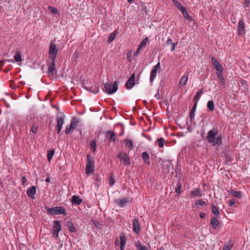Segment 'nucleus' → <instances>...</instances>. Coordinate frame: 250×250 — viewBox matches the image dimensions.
Masks as SVG:
<instances>
[{
    "instance_id": "nucleus-1",
    "label": "nucleus",
    "mask_w": 250,
    "mask_h": 250,
    "mask_svg": "<svg viewBox=\"0 0 250 250\" xmlns=\"http://www.w3.org/2000/svg\"><path fill=\"white\" fill-rule=\"evenodd\" d=\"M218 134L219 130L216 127H213L208 131L206 137L208 143L213 146L221 145L223 137L221 134L219 135Z\"/></svg>"
},
{
    "instance_id": "nucleus-2",
    "label": "nucleus",
    "mask_w": 250,
    "mask_h": 250,
    "mask_svg": "<svg viewBox=\"0 0 250 250\" xmlns=\"http://www.w3.org/2000/svg\"><path fill=\"white\" fill-rule=\"evenodd\" d=\"M46 210L49 213L53 215L59 214L65 215L66 214L65 208L61 206L52 207L50 208H46Z\"/></svg>"
},
{
    "instance_id": "nucleus-3",
    "label": "nucleus",
    "mask_w": 250,
    "mask_h": 250,
    "mask_svg": "<svg viewBox=\"0 0 250 250\" xmlns=\"http://www.w3.org/2000/svg\"><path fill=\"white\" fill-rule=\"evenodd\" d=\"M59 51V48L57 45L54 43L53 42H51L49 49V57L50 61L55 60L57 54Z\"/></svg>"
},
{
    "instance_id": "nucleus-4",
    "label": "nucleus",
    "mask_w": 250,
    "mask_h": 250,
    "mask_svg": "<svg viewBox=\"0 0 250 250\" xmlns=\"http://www.w3.org/2000/svg\"><path fill=\"white\" fill-rule=\"evenodd\" d=\"M104 91L109 94L115 93L118 89V85L116 82H114L113 83H107L104 84Z\"/></svg>"
},
{
    "instance_id": "nucleus-5",
    "label": "nucleus",
    "mask_w": 250,
    "mask_h": 250,
    "mask_svg": "<svg viewBox=\"0 0 250 250\" xmlns=\"http://www.w3.org/2000/svg\"><path fill=\"white\" fill-rule=\"evenodd\" d=\"M85 171L87 174L92 173L94 171V162L90 155L87 156Z\"/></svg>"
},
{
    "instance_id": "nucleus-6",
    "label": "nucleus",
    "mask_w": 250,
    "mask_h": 250,
    "mask_svg": "<svg viewBox=\"0 0 250 250\" xmlns=\"http://www.w3.org/2000/svg\"><path fill=\"white\" fill-rule=\"evenodd\" d=\"M118 158L123 162V164L126 166H129L130 164V160L129 156L125 152H120L117 154Z\"/></svg>"
},
{
    "instance_id": "nucleus-7",
    "label": "nucleus",
    "mask_w": 250,
    "mask_h": 250,
    "mask_svg": "<svg viewBox=\"0 0 250 250\" xmlns=\"http://www.w3.org/2000/svg\"><path fill=\"white\" fill-rule=\"evenodd\" d=\"M161 66H160V62H158L153 67L152 69L150 74V82L151 83H152L153 82V81L155 79L157 76V70L159 69H160Z\"/></svg>"
},
{
    "instance_id": "nucleus-8",
    "label": "nucleus",
    "mask_w": 250,
    "mask_h": 250,
    "mask_svg": "<svg viewBox=\"0 0 250 250\" xmlns=\"http://www.w3.org/2000/svg\"><path fill=\"white\" fill-rule=\"evenodd\" d=\"M55 60L51 61L50 62H48V73L49 76H54L57 74V71L55 68Z\"/></svg>"
},
{
    "instance_id": "nucleus-9",
    "label": "nucleus",
    "mask_w": 250,
    "mask_h": 250,
    "mask_svg": "<svg viewBox=\"0 0 250 250\" xmlns=\"http://www.w3.org/2000/svg\"><path fill=\"white\" fill-rule=\"evenodd\" d=\"M131 201V200L128 197H124L120 199H117L115 201V203L120 207L123 208L127 204Z\"/></svg>"
},
{
    "instance_id": "nucleus-10",
    "label": "nucleus",
    "mask_w": 250,
    "mask_h": 250,
    "mask_svg": "<svg viewBox=\"0 0 250 250\" xmlns=\"http://www.w3.org/2000/svg\"><path fill=\"white\" fill-rule=\"evenodd\" d=\"M135 85V74H133L125 83V86L127 89H131Z\"/></svg>"
},
{
    "instance_id": "nucleus-11",
    "label": "nucleus",
    "mask_w": 250,
    "mask_h": 250,
    "mask_svg": "<svg viewBox=\"0 0 250 250\" xmlns=\"http://www.w3.org/2000/svg\"><path fill=\"white\" fill-rule=\"evenodd\" d=\"M211 62L213 68L216 71L223 69L221 64L215 57H211Z\"/></svg>"
},
{
    "instance_id": "nucleus-12",
    "label": "nucleus",
    "mask_w": 250,
    "mask_h": 250,
    "mask_svg": "<svg viewBox=\"0 0 250 250\" xmlns=\"http://www.w3.org/2000/svg\"><path fill=\"white\" fill-rule=\"evenodd\" d=\"M189 73L188 72H186L184 75L182 77L181 79L180 80L179 85L180 86H184L186 85L188 78Z\"/></svg>"
},
{
    "instance_id": "nucleus-13",
    "label": "nucleus",
    "mask_w": 250,
    "mask_h": 250,
    "mask_svg": "<svg viewBox=\"0 0 250 250\" xmlns=\"http://www.w3.org/2000/svg\"><path fill=\"white\" fill-rule=\"evenodd\" d=\"M36 193V188L35 186H32L27 190V194L32 199H35V195Z\"/></svg>"
},
{
    "instance_id": "nucleus-14",
    "label": "nucleus",
    "mask_w": 250,
    "mask_h": 250,
    "mask_svg": "<svg viewBox=\"0 0 250 250\" xmlns=\"http://www.w3.org/2000/svg\"><path fill=\"white\" fill-rule=\"evenodd\" d=\"M237 28L239 35H242L245 33V26L242 20L239 21Z\"/></svg>"
},
{
    "instance_id": "nucleus-15",
    "label": "nucleus",
    "mask_w": 250,
    "mask_h": 250,
    "mask_svg": "<svg viewBox=\"0 0 250 250\" xmlns=\"http://www.w3.org/2000/svg\"><path fill=\"white\" fill-rule=\"evenodd\" d=\"M196 107H197V103H195L194 104V105H193V106L192 107V109L190 111L189 117H190V122H192L194 120L195 113Z\"/></svg>"
},
{
    "instance_id": "nucleus-16",
    "label": "nucleus",
    "mask_w": 250,
    "mask_h": 250,
    "mask_svg": "<svg viewBox=\"0 0 250 250\" xmlns=\"http://www.w3.org/2000/svg\"><path fill=\"white\" fill-rule=\"evenodd\" d=\"M133 231L137 233H138L140 232V227L139 222L138 220L136 218L134 219L133 220Z\"/></svg>"
},
{
    "instance_id": "nucleus-17",
    "label": "nucleus",
    "mask_w": 250,
    "mask_h": 250,
    "mask_svg": "<svg viewBox=\"0 0 250 250\" xmlns=\"http://www.w3.org/2000/svg\"><path fill=\"white\" fill-rule=\"evenodd\" d=\"M61 230V225L60 221L56 220L53 222V231L60 232Z\"/></svg>"
},
{
    "instance_id": "nucleus-18",
    "label": "nucleus",
    "mask_w": 250,
    "mask_h": 250,
    "mask_svg": "<svg viewBox=\"0 0 250 250\" xmlns=\"http://www.w3.org/2000/svg\"><path fill=\"white\" fill-rule=\"evenodd\" d=\"M120 250H124L125 245V236L124 234H122L120 235Z\"/></svg>"
},
{
    "instance_id": "nucleus-19",
    "label": "nucleus",
    "mask_w": 250,
    "mask_h": 250,
    "mask_svg": "<svg viewBox=\"0 0 250 250\" xmlns=\"http://www.w3.org/2000/svg\"><path fill=\"white\" fill-rule=\"evenodd\" d=\"M220 224L219 221L215 217H212L210 219V225L214 229H216Z\"/></svg>"
},
{
    "instance_id": "nucleus-20",
    "label": "nucleus",
    "mask_w": 250,
    "mask_h": 250,
    "mask_svg": "<svg viewBox=\"0 0 250 250\" xmlns=\"http://www.w3.org/2000/svg\"><path fill=\"white\" fill-rule=\"evenodd\" d=\"M82 202V200L80 198V197L77 195H73L72 197L71 202L72 204L79 205L81 204Z\"/></svg>"
},
{
    "instance_id": "nucleus-21",
    "label": "nucleus",
    "mask_w": 250,
    "mask_h": 250,
    "mask_svg": "<svg viewBox=\"0 0 250 250\" xmlns=\"http://www.w3.org/2000/svg\"><path fill=\"white\" fill-rule=\"evenodd\" d=\"M181 12L183 14V17L188 21H193V18L190 16L188 14L186 8H185L183 11H182Z\"/></svg>"
},
{
    "instance_id": "nucleus-22",
    "label": "nucleus",
    "mask_w": 250,
    "mask_h": 250,
    "mask_svg": "<svg viewBox=\"0 0 250 250\" xmlns=\"http://www.w3.org/2000/svg\"><path fill=\"white\" fill-rule=\"evenodd\" d=\"M174 5L179 9L181 12L183 11L186 8L184 7L182 4L177 0H172Z\"/></svg>"
},
{
    "instance_id": "nucleus-23",
    "label": "nucleus",
    "mask_w": 250,
    "mask_h": 250,
    "mask_svg": "<svg viewBox=\"0 0 250 250\" xmlns=\"http://www.w3.org/2000/svg\"><path fill=\"white\" fill-rule=\"evenodd\" d=\"M229 194L232 196L235 197L240 198L242 196V192L240 191H235L234 190H231L229 191Z\"/></svg>"
},
{
    "instance_id": "nucleus-24",
    "label": "nucleus",
    "mask_w": 250,
    "mask_h": 250,
    "mask_svg": "<svg viewBox=\"0 0 250 250\" xmlns=\"http://www.w3.org/2000/svg\"><path fill=\"white\" fill-rule=\"evenodd\" d=\"M57 127H61L64 124V118L62 116H58L57 117Z\"/></svg>"
},
{
    "instance_id": "nucleus-25",
    "label": "nucleus",
    "mask_w": 250,
    "mask_h": 250,
    "mask_svg": "<svg viewBox=\"0 0 250 250\" xmlns=\"http://www.w3.org/2000/svg\"><path fill=\"white\" fill-rule=\"evenodd\" d=\"M66 226L68 229V230L71 232H75L76 231V229L74 226L73 224L70 222L68 221L66 223Z\"/></svg>"
},
{
    "instance_id": "nucleus-26",
    "label": "nucleus",
    "mask_w": 250,
    "mask_h": 250,
    "mask_svg": "<svg viewBox=\"0 0 250 250\" xmlns=\"http://www.w3.org/2000/svg\"><path fill=\"white\" fill-rule=\"evenodd\" d=\"M142 156L144 162L148 165H150V162L148 161L149 159V154L146 152H144L142 154Z\"/></svg>"
},
{
    "instance_id": "nucleus-27",
    "label": "nucleus",
    "mask_w": 250,
    "mask_h": 250,
    "mask_svg": "<svg viewBox=\"0 0 250 250\" xmlns=\"http://www.w3.org/2000/svg\"><path fill=\"white\" fill-rule=\"evenodd\" d=\"M148 38L147 37H146L142 42H141L140 44L138 45V48H140V49L142 50L143 47H145L148 42Z\"/></svg>"
},
{
    "instance_id": "nucleus-28",
    "label": "nucleus",
    "mask_w": 250,
    "mask_h": 250,
    "mask_svg": "<svg viewBox=\"0 0 250 250\" xmlns=\"http://www.w3.org/2000/svg\"><path fill=\"white\" fill-rule=\"evenodd\" d=\"M117 33L118 31L117 30H115L114 32L110 33V36L107 39V42L109 43L111 42L115 38Z\"/></svg>"
},
{
    "instance_id": "nucleus-29",
    "label": "nucleus",
    "mask_w": 250,
    "mask_h": 250,
    "mask_svg": "<svg viewBox=\"0 0 250 250\" xmlns=\"http://www.w3.org/2000/svg\"><path fill=\"white\" fill-rule=\"evenodd\" d=\"M107 134L108 135H109V136L108 137L109 141L114 142L115 141V133L113 131L109 130V131H107Z\"/></svg>"
},
{
    "instance_id": "nucleus-30",
    "label": "nucleus",
    "mask_w": 250,
    "mask_h": 250,
    "mask_svg": "<svg viewBox=\"0 0 250 250\" xmlns=\"http://www.w3.org/2000/svg\"><path fill=\"white\" fill-rule=\"evenodd\" d=\"M191 195L192 197H201L202 196V193L200 189L197 188L191 193Z\"/></svg>"
},
{
    "instance_id": "nucleus-31",
    "label": "nucleus",
    "mask_w": 250,
    "mask_h": 250,
    "mask_svg": "<svg viewBox=\"0 0 250 250\" xmlns=\"http://www.w3.org/2000/svg\"><path fill=\"white\" fill-rule=\"evenodd\" d=\"M79 122V119L76 117L72 118L70 125H72V126L74 127V129H75L77 126L78 123Z\"/></svg>"
},
{
    "instance_id": "nucleus-32",
    "label": "nucleus",
    "mask_w": 250,
    "mask_h": 250,
    "mask_svg": "<svg viewBox=\"0 0 250 250\" xmlns=\"http://www.w3.org/2000/svg\"><path fill=\"white\" fill-rule=\"evenodd\" d=\"M125 145L128 147L131 150L133 149V143L130 139H126L125 141Z\"/></svg>"
},
{
    "instance_id": "nucleus-33",
    "label": "nucleus",
    "mask_w": 250,
    "mask_h": 250,
    "mask_svg": "<svg viewBox=\"0 0 250 250\" xmlns=\"http://www.w3.org/2000/svg\"><path fill=\"white\" fill-rule=\"evenodd\" d=\"M207 107L210 111L214 110V104L212 101H209L207 103Z\"/></svg>"
},
{
    "instance_id": "nucleus-34",
    "label": "nucleus",
    "mask_w": 250,
    "mask_h": 250,
    "mask_svg": "<svg viewBox=\"0 0 250 250\" xmlns=\"http://www.w3.org/2000/svg\"><path fill=\"white\" fill-rule=\"evenodd\" d=\"M14 58L16 62H21V53L19 51H17L16 54L14 55Z\"/></svg>"
},
{
    "instance_id": "nucleus-35",
    "label": "nucleus",
    "mask_w": 250,
    "mask_h": 250,
    "mask_svg": "<svg viewBox=\"0 0 250 250\" xmlns=\"http://www.w3.org/2000/svg\"><path fill=\"white\" fill-rule=\"evenodd\" d=\"M212 212L215 215H220V212L218 208L214 205L212 206Z\"/></svg>"
},
{
    "instance_id": "nucleus-36",
    "label": "nucleus",
    "mask_w": 250,
    "mask_h": 250,
    "mask_svg": "<svg viewBox=\"0 0 250 250\" xmlns=\"http://www.w3.org/2000/svg\"><path fill=\"white\" fill-rule=\"evenodd\" d=\"M90 146L91 147V148L92 149V151L93 152H95V151H96V141L95 140H92L90 144Z\"/></svg>"
},
{
    "instance_id": "nucleus-37",
    "label": "nucleus",
    "mask_w": 250,
    "mask_h": 250,
    "mask_svg": "<svg viewBox=\"0 0 250 250\" xmlns=\"http://www.w3.org/2000/svg\"><path fill=\"white\" fill-rule=\"evenodd\" d=\"M55 151L54 149H52L51 151L48 152L47 153V159L48 161H50L52 159L53 156L54 155Z\"/></svg>"
},
{
    "instance_id": "nucleus-38",
    "label": "nucleus",
    "mask_w": 250,
    "mask_h": 250,
    "mask_svg": "<svg viewBox=\"0 0 250 250\" xmlns=\"http://www.w3.org/2000/svg\"><path fill=\"white\" fill-rule=\"evenodd\" d=\"M157 143L160 147H163L164 146L165 139L163 138H160L157 140Z\"/></svg>"
},
{
    "instance_id": "nucleus-39",
    "label": "nucleus",
    "mask_w": 250,
    "mask_h": 250,
    "mask_svg": "<svg viewBox=\"0 0 250 250\" xmlns=\"http://www.w3.org/2000/svg\"><path fill=\"white\" fill-rule=\"evenodd\" d=\"M216 76L219 80L224 78L223 77V69L216 71Z\"/></svg>"
},
{
    "instance_id": "nucleus-40",
    "label": "nucleus",
    "mask_w": 250,
    "mask_h": 250,
    "mask_svg": "<svg viewBox=\"0 0 250 250\" xmlns=\"http://www.w3.org/2000/svg\"><path fill=\"white\" fill-rule=\"evenodd\" d=\"M115 179L113 176V174H111V175L110 176L109 180V185L110 187H112L114 184H115Z\"/></svg>"
},
{
    "instance_id": "nucleus-41",
    "label": "nucleus",
    "mask_w": 250,
    "mask_h": 250,
    "mask_svg": "<svg viewBox=\"0 0 250 250\" xmlns=\"http://www.w3.org/2000/svg\"><path fill=\"white\" fill-rule=\"evenodd\" d=\"M182 187V184L180 183H178L177 184V188L175 189L176 193L178 195H180L181 194V188Z\"/></svg>"
},
{
    "instance_id": "nucleus-42",
    "label": "nucleus",
    "mask_w": 250,
    "mask_h": 250,
    "mask_svg": "<svg viewBox=\"0 0 250 250\" xmlns=\"http://www.w3.org/2000/svg\"><path fill=\"white\" fill-rule=\"evenodd\" d=\"M74 129V127L72 126V125H70L69 126H67L65 131V134H69L70 133L71 130Z\"/></svg>"
},
{
    "instance_id": "nucleus-43",
    "label": "nucleus",
    "mask_w": 250,
    "mask_h": 250,
    "mask_svg": "<svg viewBox=\"0 0 250 250\" xmlns=\"http://www.w3.org/2000/svg\"><path fill=\"white\" fill-rule=\"evenodd\" d=\"M233 247V244L231 242H229L228 245H225L223 248V250H231Z\"/></svg>"
},
{
    "instance_id": "nucleus-44",
    "label": "nucleus",
    "mask_w": 250,
    "mask_h": 250,
    "mask_svg": "<svg viewBox=\"0 0 250 250\" xmlns=\"http://www.w3.org/2000/svg\"><path fill=\"white\" fill-rule=\"evenodd\" d=\"M201 93H202V90H200L198 91L197 92H196V93L194 96V100H193V101L194 102L198 101L200 94H201Z\"/></svg>"
},
{
    "instance_id": "nucleus-45",
    "label": "nucleus",
    "mask_w": 250,
    "mask_h": 250,
    "mask_svg": "<svg viewBox=\"0 0 250 250\" xmlns=\"http://www.w3.org/2000/svg\"><path fill=\"white\" fill-rule=\"evenodd\" d=\"M195 204H196V205L201 206H206L207 205L205 201L201 200H197Z\"/></svg>"
},
{
    "instance_id": "nucleus-46",
    "label": "nucleus",
    "mask_w": 250,
    "mask_h": 250,
    "mask_svg": "<svg viewBox=\"0 0 250 250\" xmlns=\"http://www.w3.org/2000/svg\"><path fill=\"white\" fill-rule=\"evenodd\" d=\"M48 8L50 10L52 14H57L58 12V10L56 8H53L52 7L49 6Z\"/></svg>"
},
{
    "instance_id": "nucleus-47",
    "label": "nucleus",
    "mask_w": 250,
    "mask_h": 250,
    "mask_svg": "<svg viewBox=\"0 0 250 250\" xmlns=\"http://www.w3.org/2000/svg\"><path fill=\"white\" fill-rule=\"evenodd\" d=\"M38 131V127L35 125H33L31 127V131H32L33 133L35 134L37 133Z\"/></svg>"
},
{
    "instance_id": "nucleus-48",
    "label": "nucleus",
    "mask_w": 250,
    "mask_h": 250,
    "mask_svg": "<svg viewBox=\"0 0 250 250\" xmlns=\"http://www.w3.org/2000/svg\"><path fill=\"white\" fill-rule=\"evenodd\" d=\"M59 232H56V231H53L52 232V234L54 238H57L59 236Z\"/></svg>"
},
{
    "instance_id": "nucleus-49",
    "label": "nucleus",
    "mask_w": 250,
    "mask_h": 250,
    "mask_svg": "<svg viewBox=\"0 0 250 250\" xmlns=\"http://www.w3.org/2000/svg\"><path fill=\"white\" fill-rule=\"evenodd\" d=\"M170 44H171L170 50H171V51H174V50L175 49V44L173 42H172Z\"/></svg>"
},
{
    "instance_id": "nucleus-50",
    "label": "nucleus",
    "mask_w": 250,
    "mask_h": 250,
    "mask_svg": "<svg viewBox=\"0 0 250 250\" xmlns=\"http://www.w3.org/2000/svg\"><path fill=\"white\" fill-rule=\"evenodd\" d=\"M138 249L139 250H148L147 248L145 246H140Z\"/></svg>"
},
{
    "instance_id": "nucleus-51",
    "label": "nucleus",
    "mask_w": 250,
    "mask_h": 250,
    "mask_svg": "<svg viewBox=\"0 0 250 250\" xmlns=\"http://www.w3.org/2000/svg\"><path fill=\"white\" fill-rule=\"evenodd\" d=\"M141 51V50L140 49V48H137L136 51L134 54V56H137V55L140 53Z\"/></svg>"
},
{
    "instance_id": "nucleus-52",
    "label": "nucleus",
    "mask_w": 250,
    "mask_h": 250,
    "mask_svg": "<svg viewBox=\"0 0 250 250\" xmlns=\"http://www.w3.org/2000/svg\"><path fill=\"white\" fill-rule=\"evenodd\" d=\"M235 204V201L234 199H230L229 201V206H232Z\"/></svg>"
},
{
    "instance_id": "nucleus-53",
    "label": "nucleus",
    "mask_w": 250,
    "mask_h": 250,
    "mask_svg": "<svg viewBox=\"0 0 250 250\" xmlns=\"http://www.w3.org/2000/svg\"><path fill=\"white\" fill-rule=\"evenodd\" d=\"M219 81H220V83H221V84L223 86H225V85L226 82H225V80L224 78L220 79Z\"/></svg>"
},
{
    "instance_id": "nucleus-54",
    "label": "nucleus",
    "mask_w": 250,
    "mask_h": 250,
    "mask_svg": "<svg viewBox=\"0 0 250 250\" xmlns=\"http://www.w3.org/2000/svg\"><path fill=\"white\" fill-rule=\"evenodd\" d=\"M26 180H27L25 176L22 177L21 180L22 184L24 185L25 183V182H26Z\"/></svg>"
},
{
    "instance_id": "nucleus-55",
    "label": "nucleus",
    "mask_w": 250,
    "mask_h": 250,
    "mask_svg": "<svg viewBox=\"0 0 250 250\" xmlns=\"http://www.w3.org/2000/svg\"><path fill=\"white\" fill-rule=\"evenodd\" d=\"M206 214L204 212H200L199 213V216L201 218H204L205 217Z\"/></svg>"
},
{
    "instance_id": "nucleus-56",
    "label": "nucleus",
    "mask_w": 250,
    "mask_h": 250,
    "mask_svg": "<svg viewBox=\"0 0 250 250\" xmlns=\"http://www.w3.org/2000/svg\"><path fill=\"white\" fill-rule=\"evenodd\" d=\"M131 53L130 52L127 53V59L130 62L131 61Z\"/></svg>"
},
{
    "instance_id": "nucleus-57",
    "label": "nucleus",
    "mask_w": 250,
    "mask_h": 250,
    "mask_svg": "<svg viewBox=\"0 0 250 250\" xmlns=\"http://www.w3.org/2000/svg\"><path fill=\"white\" fill-rule=\"evenodd\" d=\"M155 97L157 98V99H160V95H159V91L158 90L157 93L155 95Z\"/></svg>"
},
{
    "instance_id": "nucleus-58",
    "label": "nucleus",
    "mask_w": 250,
    "mask_h": 250,
    "mask_svg": "<svg viewBox=\"0 0 250 250\" xmlns=\"http://www.w3.org/2000/svg\"><path fill=\"white\" fill-rule=\"evenodd\" d=\"M172 42V41L170 38H168L167 41V44H168L169 43H171Z\"/></svg>"
},
{
    "instance_id": "nucleus-59",
    "label": "nucleus",
    "mask_w": 250,
    "mask_h": 250,
    "mask_svg": "<svg viewBox=\"0 0 250 250\" xmlns=\"http://www.w3.org/2000/svg\"><path fill=\"white\" fill-rule=\"evenodd\" d=\"M62 128L61 127H57V131L58 134H60V132L61 131Z\"/></svg>"
},
{
    "instance_id": "nucleus-60",
    "label": "nucleus",
    "mask_w": 250,
    "mask_h": 250,
    "mask_svg": "<svg viewBox=\"0 0 250 250\" xmlns=\"http://www.w3.org/2000/svg\"><path fill=\"white\" fill-rule=\"evenodd\" d=\"M91 92L97 93L98 92V89H96L95 90H90Z\"/></svg>"
},
{
    "instance_id": "nucleus-61",
    "label": "nucleus",
    "mask_w": 250,
    "mask_h": 250,
    "mask_svg": "<svg viewBox=\"0 0 250 250\" xmlns=\"http://www.w3.org/2000/svg\"><path fill=\"white\" fill-rule=\"evenodd\" d=\"M6 61H7L9 62H14V61L12 60V59H8V60H6Z\"/></svg>"
},
{
    "instance_id": "nucleus-62",
    "label": "nucleus",
    "mask_w": 250,
    "mask_h": 250,
    "mask_svg": "<svg viewBox=\"0 0 250 250\" xmlns=\"http://www.w3.org/2000/svg\"><path fill=\"white\" fill-rule=\"evenodd\" d=\"M115 245H119V240L118 239V238L116 239L115 242Z\"/></svg>"
},
{
    "instance_id": "nucleus-63",
    "label": "nucleus",
    "mask_w": 250,
    "mask_h": 250,
    "mask_svg": "<svg viewBox=\"0 0 250 250\" xmlns=\"http://www.w3.org/2000/svg\"><path fill=\"white\" fill-rule=\"evenodd\" d=\"M45 181L47 183H49L50 182V179L49 177L47 178L45 180Z\"/></svg>"
},
{
    "instance_id": "nucleus-64",
    "label": "nucleus",
    "mask_w": 250,
    "mask_h": 250,
    "mask_svg": "<svg viewBox=\"0 0 250 250\" xmlns=\"http://www.w3.org/2000/svg\"><path fill=\"white\" fill-rule=\"evenodd\" d=\"M4 61H6V60H4V61H0V63L1 65H3L4 64Z\"/></svg>"
}]
</instances>
